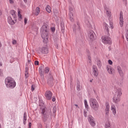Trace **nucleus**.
Segmentation results:
<instances>
[{"mask_svg":"<svg viewBox=\"0 0 128 128\" xmlns=\"http://www.w3.org/2000/svg\"><path fill=\"white\" fill-rule=\"evenodd\" d=\"M42 38L43 39V42L44 44L48 43V26L46 25H43L40 30Z\"/></svg>","mask_w":128,"mask_h":128,"instance_id":"1","label":"nucleus"},{"mask_svg":"<svg viewBox=\"0 0 128 128\" xmlns=\"http://www.w3.org/2000/svg\"><path fill=\"white\" fill-rule=\"evenodd\" d=\"M4 84L7 88H14L16 86V81H14V80L10 76L5 78Z\"/></svg>","mask_w":128,"mask_h":128,"instance_id":"2","label":"nucleus"},{"mask_svg":"<svg viewBox=\"0 0 128 128\" xmlns=\"http://www.w3.org/2000/svg\"><path fill=\"white\" fill-rule=\"evenodd\" d=\"M90 106L93 110H98V108H100V105L98 104V102L96 100V98H90L89 100Z\"/></svg>","mask_w":128,"mask_h":128,"instance_id":"3","label":"nucleus"},{"mask_svg":"<svg viewBox=\"0 0 128 128\" xmlns=\"http://www.w3.org/2000/svg\"><path fill=\"white\" fill-rule=\"evenodd\" d=\"M115 94H117V96H114L112 98V100L114 104H116L120 102V96H122V88H118L115 92Z\"/></svg>","mask_w":128,"mask_h":128,"instance_id":"4","label":"nucleus"},{"mask_svg":"<svg viewBox=\"0 0 128 128\" xmlns=\"http://www.w3.org/2000/svg\"><path fill=\"white\" fill-rule=\"evenodd\" d=\"M72 28L73 32L76 34H80V22H77L76 24H74Z\"/></svg>","mask_w":128,"mask_h":128,"instance_id":"5","label":"nucleus"},{"mask_svg":"<svg viewBox=\"0 0 128 128\" xmlns=\"http://www.w3.org/2000/svg\"><path fill=\"white\" fill-rule=\"evenodd\" d=\"M102 42L105 44H112V40L108 36H103L102 37Z\"/></svg>","mask_w":128,"mask_h":128,"instance_id":"6","label":"nucleus"},{"mask_svg":"<svg viewBox=\"0 0 128 128\" xmlns=\"http://www.w3.org/2000/svg\"><path fill=\"white\" fill-rule=\"evenodd\" d=\"M88 120L90 126H92L93 128L96 126V122H94V118L92 116L89 115L88 116Z\"/></svg>","mask_w":128,"mask_h":128,"instance_id":"7","label":"nucleus"},{"mask_svg":"<svg viewBox=\"0 0 128 128\" xmlns=\"http://www.w3.org/2000/svg\"><path fill=\"white\" fill-rule=\"evenodd\" d=\"M119 24L120 28H122V26H124V14L122 13V12H120Z\"/></svg>","mask_w":128,"mask_h":128,"instance_id":"8","label":"nucleus"},{"mask_svg":"<svg viewBox=\"0 0 128 128\" xmlns=\"http://www.w3.org/2000/svg\"><path fill=\"white\" fill-rule=\"evenodd\" d=\"M69 16H70V20L71 22H74V8L73 7H70L69 8Z\"/></svg>","mask_w":128,"mask_h":128,"instance_id":"9","label":"nucleus"},{"mask_svg":"<svg viewBox=\"0 0 128 128\" xmlns=\"http://www.w3.org/2000/svg\"><path fill=\"white\" fill-rule=\"evenodd\" d=\"M93 74L96 78H98V67L94 65L92 66V68Z\"/></svg>","mask_w":128,"mask_h":128,"instance_id":"10","label":"nucleus"},{"mask_svg":"<svg viewBox=\"0 0 128 128\" xmlns=\"http://www.w3.org/2000/svg\"><path fill=\"white\" fill-rule=\"evenodd\" d=\"M87 36L90 38V40H94V32L92 30L89 31Z\"/></svg>","mask_w":128,"mask_h":128,"instance_id":"11","label":"nucleus"},{"mask_svg":"<svg viewBox=\"0 0 128 128\" xmlns=\"http://www.w3.org/2000/svg\"><path fill=\"white\" fill-rule=\"evenodd\" d=\"M45 96L46 100H50L52 99V93L50 90L46 91L45 93Z\"/></svg>","mask_w":128,"mask_h":128,"instance_id":"12","label":"nucleus"},{"mask_svg":"<svg viewBox=\"0 0 128 128\" xmlns=\"http://www.w3.org/2000/svg\"><path fill=\"white\" fill-rule=\"evenodd\" d=\"M110 110L114 116H116V105L112 104Z\"/></svg>","mask_w":128,"mask_h":128,"instance_id":"13","label":"nucleus"},{"mask_svg":"<svg viewBox=\"0 0 128 128\" xmlns=\"http://www.w3.org/2000/svg\"><path fill=\"white\" fill-rule=\"evenodd\" d=\"M40 50L43 54H48V49L46 47L41 48Z\"/></svg>","mask_w":128,"mask_h":128,"instance_id":"14","label":"nucleus"},{"mask_svg":"<svg viewBox=\"0 0 128 128\" xmlns=\"http://www.w3.org/2000/svg\"><path fill=\"white\" fill-rule=\"evenodd\" d=\"M110 104L108 102H106V108H105L106 116H108V114L110 112Z\"/></svg>","mask_w":128,"mask_h":128,"instance_id":"15","label":"nucleus"},{"mask_svg":"<svg viewBox=\"0 0 128 128\" xmlns=\"http://www.w3.org/2000/svg\"><path fill=\"white\" fill-rule=\"evenodd\" d=\"M42 112H41L42 116H44L45 118H48V114L46 112V108H42Z\"/></svg>","mask_w":128,"mask_h":128,"instance_id":"16","label":"nucleus"},{"mask_svg":"<svg viewBox=\"0 0 128 128\" xmlns=\"http://www.w3.org/2000/svg\"><path fill=\"white\" fill-rule=\"evenodd\" d=\"M8 22L9 24H10L11 26H12V25L14 24H15L14 20H12V16H8Z\"/></svg>","mask_w":128,"mask_h":128,"instance_id":"17","label":"nucleus"},{"mask_svg":"<svg viewBox=\"0 0 128 128\" xmlns=\"http://www.w3.org/2000/svg\"><path fill=\"white\" fill-rule=\"evenodd\" d=\"M104 28L106 30L107 32H110V26L106 23L104 22L103 24Z\"/></svg>","mask_w":128,"mask_h":128,"instance_id":"18","label":"nucleus"},{"mask_svg":"<svg viewBox=\"0 0 128 128\" xmlns=\"http://www.w3.org/2000/svg\"><path fill=\"white\" fill-rule=\"evenodd\" d=\"M28 120V116L26 115V112H24V119H23V124H26V120Z\"/></svg>","mask_w":128,"mask_h":128,"instance_id":"19","label":"nucleus"},{"mask_svg":"<svg viewBox=\"0 0 128 128\" xmlns=\"http://www.w3.org/2000/svg\"><path fill=\"white\" fill-rule=\"evenodd\" d=\"M106 68L108 74H112V66H106Z\"/></svg>","mask_w":128,"mask_h":128,"instance_id":"20","label":"nucleus"},{"mask_svg":"<svg viewBox=\"0 0 128 128\" xmlns=\"http://www.w3.org/2000/svg\"><path fill=\"white\" fill-rule=\"evenodd\" d=\"M117 68H118V72L119 74H120V76H124V72H122V68H120V66H118L117 67Z\"/></svg>","mask_w":128,"mask_h":128,"instance_id":"21","label":"nucleus"},{"mask_svg":"<svg viewBox=\"0 0 128 128\" xmlns=\"http://www.w3.org/2000/svg\"><path fill=\"white\" fill-rule=\"evenodd\" d=\"M60 27H61V32H62V34H64V22H61Z\"/></svg>","mask_w":128,"mask_h":128,"instance_id":"22","label":"nucleus"},{"mask_svg":"<svg viewBox=\"0 0 128 128\" xmlns=\"http://www.w3.org/2000/svg\"><path fill=\"white\" fill-rule=\"evenodd\" d=\"M46 10L47 12H48V14H50V12H52V8H50V5H47Z\"/></svg>","mask_w":128,"mask_h":128,"instance_id":"23","label":"nucleus"},{"mask_svg":"<svg viewBox=\"0 0 128 128\" xmlns=\"http://www.w3.org/2000/svg\"><path fill=\"white\" fill-rule=\"evenodd\" d=\"M54 82V78L52 76H50V78L48 79V84H52V82Z\"/></svg>","mask_w":128,"mask_h":128,"instance_id":"24","label":"nucleus"},{"mask_svg":"<svg viewBox=\"0 0 128 128\" xmlns=\"http://www.w3.org/2000/svg\"><path fill=\"white\" fill-rule=\"evenodd\" d=\"M40 8L38 7H36V11L34 12V14L35 16H38V14H40Z\"/></svg>","mask_w":128,"mask_h":128,"instance_id":"25","label":"nucleus"},{"mask_svg":"<svg viewBox=\"0 0 128 128\" xmlns=\"http://www.w3.org/2000/svg\"><path fill=\"white\" fill-rule=\"evenodd\" d=\"M10 14L14 18H16V11L14 10H10Z\"/></svg>","mask_w":128,"mask_h":128,"instance_id":"26","label":"nucleus"},{"mask_svg":"<svg viewBox=\"0 0 128 128\" xmlns=\"http://www.w3.org/2000/svg\"><path fill=\"white\" fill-rule=\"evenodd\" d=\"M53 13L55 16H58V11L56 9L53 10Z\"/></svg>","mask_w":128,"mask_h":128,"instance_id":"27","label":"nucleus"},{"mask_svg":"<svg viewBox=\"0 0 128 128\" xmlns=\"http://www.w3.org/2000/svg\"><path fill=\"white\" fill-rule=\"evenodd\" d=\"M105 128H112V126H110V122H107L105 124Z\"/></svg>","mask_w":128,"mask_h":128,"instance_id":"28","label":"nucleus"},{"mask_svg":"<svg viewBox=\"0 0 128 128\" xmlns=\"http://www.w3.org/2000/svg\"><path fill=\"white\" fill-rule=\"evenodd\" d=\"M85 22L87 25V26H88V28H92V24L90 22V21H88V20H86Z\"/></svg>","mask_w":128,"mask_h":128,"instance_id":"29","label":"nucleus"},{"mask_svg":"<svg viewBox=\"0 0 128 128\" xmlns=\"http://www.w3.org/2000/svg\"><path fill=\"white\" fill-rule=\"evenodd\" d=\"M84 104L86 108H88V100H84Z\"/></svg>","mask_w":128,"mask_h":128,"instance_id":"30","label":"nucleus"},{"mask_svg":"<svg viewBox=\"0 0 128 128\" xmlns=\"http://www.w3.org/2000/svg\"><path fill=\"white\" fill-rule=\"evenodd\" d=\"M106 14L108 16L109 18H110V16H112V13L110 12V11H108L107 10L106 11Z\"/></svg>","mask_w":128,"mask_h":128,"instance_id":"31","label":"nucleus"},{"mask_svg":"<svg viewBox=\"0 0 128 128\" xmlns=\"http://www.w3.org/2000/svg\"><path fill=\"white\" fill-rule=\"evenodd\" d=\"M46 74H48V72H50V68L48 67H46L44 70Z\"/></svg>","mask_w":128,"mask_h":128,"instance_id":"32","label":"nucleus"},{"mask_svg":"<svg viewBox=\"0 0 128 128\" xmlns=\"http://www.w3.org/2000/svg\"><path fill=\"white\" fill-rule=\"evenodd\" d=\"M18 12L19 18H22V14H20V9H18Z\"/></svg>","mask_w":128,"mask_h":128,"instance_id":"33","label":"nucleus"},{"mask_svg":"<svg viewBox=\"0 0 128 128\" xmlns=\"http://www.w3.org/2000/svg\"><path fill=\"white\" fill-rule=\"evenodd\" d=\"M96 64L98 68H100V66H102V62L98 60V61Z\"/></svg>","mask_w":128,"mask_h":128,"instance_id":"34","label":"nucleus"},{"mask_svg":"<svg viewBox=\"0 0 128 128\" xmlns=\"http://www.w3.org/2000/svg\"><path fill=\"white\" fill-rule=\"evenodd\" d=\"M80 84L78 83L76 85V90L78 92H80Z\"/></svg>","mask_w":128,"mask_h":128,"instance_id":"35","label":"nucleus"},{"mask_svg":"<svg viewBox=\"0 0 128 128\" xmlns=\"http://www.w3.org/2000/svg\"><path fill=\"white\" fill-rule=\"evenodd\" d=\"M36 88V86L34 84H32L31 86V90L32 92H34V88Z\"/></svg>","mask_w":128,"mask_h":128,"instance_id":"36","label":"nucleus"},{"mask_svg":"<svg viewBox=\"0 0 128 128\" xmlns=\"http://www.w3.org/2000/svg\"><path fill=\"white\" fill-rule=\"evenodd\" d=\"M52 112H53V114H56V106H54Z\"/></svg>","mask_w":128,"mask_h":128,"instance_id":"37","label":"nucleus"},{"mask_svg":"<svg viewBox=\"0 0 128 128\" xmlns=\"http://www.w3.org/2000/svg\"><path fill=\"white\" fill-rule=\"evenodd\" d=\"M110 28L112 30V28H114V25L112 24V22H110Z\"/></svg>","mask_w":128,"mask_h":128,"instance_id":"38","label":"nucleus"},{"mask_svg":"<svg viewBox=\"0 0 128 128\" xmlns=\"http://www.w3.org/2000/svg\"><path fill=\"white\" fill-rule=\"evenodd\" d=\"M51 30L52 32H56V28L54 27L51 28Z\"/></svg>","mask_w":128,"mask_h":128,"instance_id":"39","label":"nucleus"},{"mask_svg":"<svg viewBox=\"0 0 128 128\" xmlns=\"http://www.w3.org/2000/svg\"><path fill=\"white\" fill-rule=\"evenodd\" d=\"M27 22H28V18H25L24 20V24H26Z\"/></svg>","mask_w":128,"mask_h":128,"instance_id":"40","label":"nucleus"},{"mask_svg":"<svg viewBox=\"0 0 128 128\" xmlns=\"http://www.w3.org/2000/svg\"><path fill=\"white\" fill-rule=\"evenodd\" d=\"M12 44H16V40H14L12 41Z\"/></svg>","mask_w":128,"mask_h":128,"instance_id":"41","label":"nucleus"},{"mask_svg":"<svg viewBox=\"0 0 128 128\" xmlns=\"http://www.w3.org/2000/svg\"><path fill=\"white\" fill-rule=\"evenodd\" d=\"M126 40L127 42H128V30L126 33Z\"/></svg>","mask_w":128,"mask_h":128,"instance_id":"42","label":"nucleus"},{"mask_svg":"<svg viewBox=\"0 0 128 128\" xmlns=\"http://www.w3.org/2000/svg\"><path fill=\"white\" fill-rule=\"evenodd\" d=\"M25 76L26 78H28V72H25Z\"/></svg>","mask_w":128,"mask_h":128,"instance_id":"43","label":"nucleus"},{"mask_svg":"<svg viewBox=\"0 0 128 128\" xmlns=\"http://www.w3.org/2000/svg\"><path fill=\"white\" fill-rule=\"evenodd\" d=\"M86 114H88V112H86V110H84V116H85V118H86Z\"/></svg>","mask_w":128,"mask_h":128,"instance_id":"44","label":"nucleus"},{"mask_svg":"<svg viewBox=\"0 0 128 128\" xmlns=\"http://www.w3.org/2000/svg\"><path fill=\"white\" fill-rule=\"evenodd\" d=\"M108 62L109 64H110V65L112 64V60H108Z\"/></svg>","mask_w":128,"mask_h":128,"instance_id":"45","label":"nucleus"},{"mask_svg":"<svg viewBox=\"0 0 128 128\" xmlns=\"http://www.w3.org/2000/svg\"><path fill=\"white\" fill-rule=\"evenodd\" d=\"M38 64H39L38 61L36 60L34 62V64H36V66H38Z\"/></svg>","mask_w":128,"mask_h":128,"instance_id":"46","label":"nucleus"},{"mask_svg":"<svg viewBox=\"0 0 128 128\" xmlns=\"http://www.w3.org/2000/svg\"><path fill=\"white\" fill-rule=\"evenodd\" d=\"M0 76H2V70L0 68Z\"/></svg>","mask_w":128,"mask_h":128,"instance_id":"47","label":"nucleus"},{"mask_svg":"<svg viewBox=\"0 0 128 128\" xmlns=\"http://www.w3.org/2000/svg\"><path fill=\"white\" fill-rule=\"evenodd\" d=\"M38 128H42V124H39L38 125Z\"/></svg>","mask_w":128,"mask_h":128,"instance_id":"48","label":"nucleus"},{"mask_svg":"<svg viewBox=\"0 0 128 128\" xmlns=\"http://www.w3.org/2000/svg\"><path fill=\"white\" fill-rule=\"evenodd\" d=\"M39 72H40V74L42 72V68H39Z\"/></svg>","mask_w":128,"mask_h":128,"instance_id":"49","label":"nucleus"},{"mask_svg":"<svg viewBox=\"0 0 128 128\" xmlns=\"http://www.w3.org/2000/svg\"><path fill=\"white\" fill-rule=\"evenodd\" d=\"M28 128H32V122H29Z\"/></svg>","mask_w":128,"mask_h":128,"instance_id":"50","label":"nucleus"},{"mask_svg":"<svg viewBox=\"0 0 128 128\" xmlns=\"http://www.w3.org/2000/svg\"><path fill=\"white\" fill-rule=\"evenodd\" d=\"M123 2L125 4H128V0H123Z\"/></svg>","mask_w":128,"mask_h":128,"instance_id":"51","label":"nucleus"},{"mask_svg":"<svg viewBox=\"0 0 128 128\" xmlns=\"http://www.w3.org/2000/svg\"><path fill=\"white\" fill-rule=\"evenodd\" d=\"M10 3L11 4H14V0H9Z\"/></svg>","mask_w":128,"mask_h":128,"instance_id":"52","label":"nucleus"},{"mask_svg":"<svg viewBox=\"0 0 128 128\" xmlns=\"http://www.w3.org/2000/svg\"><path fill=\"white\" fill-rule=\"evenodd\" d=\"M25 72H28V68H26Z\"/></svg>","mask_w":128,"mask_h":128,"instance_id":"53","label":"nucleus"},{"mask_svg":"<svg viewBox=\"0 0 128 128\" xmlns=\"http://www.w3.org/2000/svg\"><path fill=\"white\" fill-rule=\"evenodd\" d=\"M52 102H56V98H52Z\"/></svg>","mask_w":128,"mask_h":128,"instance_id":"54","label":"nucleus"},{"mask_svg":"<svg viewBox=\"0 0 128 128\" xmlns=\"http://www.w3.org/2000/svg\"><path fill=\"white\" fill-rule=\"evenodd\" d=\"M2 44V42H0V48H1Z\"/></svg>","mask_w":128,"mask_h":128,"instance_id":"55","label":"nucleus"},{"mask_svg":"<svg viewBox=\"0 0 128 128\" xmlns=\"http://www.w3.org/2000/svg\"><path fill=\"white\" fill-rule=\"evenodd\" d=\"M2 66V62H0V66Z\"/></svg>","mask_w":128,"mask_h":128,"instance_id":"56","label":"nucleus"},{"mask_svg":"<svg viewBox=\"0 0 128 128\" xmlns=\"http://www.w3.org/2000/svg\"><path fill=\"white\" fill-rule=\"evenodd\" d=\"M88 60H90V56H88Z\"/></svg>","mask_w":128,"mask_h":128,"instance_id":"57","label":"nucleus"},{"mask_svg":"<svg viewBox=\"0 0 128 128\" xmlns=\"http://www.w3.org/2000/svg\"><path fill=\"white\" fill-rule=\"evenodd\" d=\"M89 62H90V64H92V60H89Z\"/></svg>","mask_w":128,"mask_h":128,"instance_id":"58","label":"nucleus"},{"mask_svg":"<svg viewBox=\"0 0 128 128\" xmlns=\"http://www.w3.org/2000/svg\"><path fill=\"white\" fill-rule=\"evenodd\" d=\"M2 10H0V16H2Z\"/></svg>","mask_w":128,"mask_h":128,"instance_id":"59","label":"nucleus"},{"mask_svg":"<svg viewBox=\"0 0 128 128\" xmlns=\"http://www.w3.org/2000/svg\"><path fill=\"white\" fill-rule=\"evenodd\" d=\"M24 2H27L28 0H24Z\"/></svg>","mask_w":128,"mask_h":128,"instance_id":"60","label":"nucleus"},{"mask_svg":"<svg viewBox=\"0 0 128 128\" xmlns=\"http://www.w3.org/2000/svg\"><path fill=\"white\" fill-rule=\"evenodd\" d=\"M74 106H78V104H74Z\"/></svg>","mask_w":128,"mask_h":128,"instance_id":"61","label":"nucleus"},{"mask_svg":"<svg viewBox=\"0 0 128 128\" xmlns=\"http://www.w3.org/2000/svg\"><path fill=\"white\" fill-rule=\"evenodd\" d=\"M0 128H2V125L0 124Z\"/></svg>","mask_w":128,"mask_h":128,"instance_id":"62","label":"nucleus"},{"mask_svg":"<svg viewBox=\"0 0 128 128\" xmlns=\"http://www.w3.org/2000/svg\"><path fill=\"white\" fill-rule=\"evenodd\" d=\"M90 82H92V80H90Z\"/></svg>","mask_w":128,"mask_h":128,"instance_id":"63","label":"nucleus"},{"mask_svg":"<svg viewBox=\"0 0 128 128\" xmlns=\"http://www.w3.org/2000/svg\"><path fill=\"white\" fill-rule=\"evenodd\" d=\"M18 128H21L20 127H19Z\"/></svg>","mask_w":128,"mask_h":128,"instance_id":"64","label":"nucleus"}]
</instances>
